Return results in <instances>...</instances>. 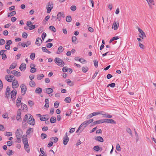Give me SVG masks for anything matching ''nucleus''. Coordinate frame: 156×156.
Listing matches in <instances>:
<instances>
[{"label": "nucleus", "instance_id": "nucleus-1", "mask_svg": "<svg viewBox=\"0 0 156 156\" xmlns=\"http://www.w3.org/2000/svg\"><path fill=\"white\" fill-rule=\"evenodd\" d=\"M17 94L16 90L15 89L13 90L11 92L9 93H5V97L8 99H11L12 100L14 101L15 100L16 94Z\"/></svg>", "mask_w": 156, "mask_h": 156}, {"label": "nucleus", "instance_id": "nucleus-2", "mask_svg": "<svg viewBox=\"0 0 156 156\" xmlns=\"http://www.w3.org/2000/svg\"><path fill=\"white\" fill-rule=\"evenodd\" d=\"M54 61L55 63H58V65L59 66L63 67L64 65V62L59 58H55Z\"/></svg>", "mask_w": 156, "mask_h": 156}, {"label": "nucleus", "instance_id": "nucleus-3", "mask_svg": "<svg viewBox=\"0 0 156 156\" xmlns=\"http://www.w3.org/2000/svg\"><path fill=\"white\" fill-rule=\"evenodd\" d=\"M29 118L27 122L30 125L34 126L35 125V122L34 119L30 114H28Z\"/></svg>", "mask_w": 156, "mask_h": 156}, {"label": "nucleus", "instance_id": "nucleus-4", "mask_svg": "<svg viewBox=\"0 0 156 156\" xmlns=\"http://www.w3.org/2000/svg\"><path fill=\"white\" fill-rule=\"evenodd\" d=\"M137 29H138L139 32L140 33V34H139V37L142 38V39H144V37H146L145 33L143 30L139 27H138Z\"/></svg>", "mask_w": 156, "mask_h": 156}, {"label": "nucleus", "instance_id": "nucleus-5", "mask_svg": "<svg viewBox=\"0 0 156 156\" xmlns=\"http://www.w3.org/2000/svg\"><path fill=\"white\" fill-rule=\"evenodd\" d=\"M20 88H21V91L22 94L24 95L26 93L27 90V86L23 84H22L20 85Z\"/></svg>", "mask_w": 156, "mask_h": 156}, {"label": "nucleus", "instance_id": "nucleus-6", "mask_svg": "<svg viewBox=\"0 0 156 156\" xmlns=\"http://www.w3.org/2000/svg\"><path fill=\"white\" fill-rule=\"evenodd\" d=\"M53 5L52 2H48V7L47 8V12L48 13H50L51 9L53 8Z\"/></svg>", "mask_w": 156, "mask_h": 156}, {"label": "nucleus", "instance_id": "nucleus-7", "mask_svg": "<svg viewBox=\"0 0 156 156\" xmlns=\"http://www.w3.org/2000/svg\"><path fill=\"white\" fill-rule=\"evenodd\" d=\"M69 140V139L67 133L66 132L65 134V136L63 137V143L65 145H67Z\"/></svg>", "mask_w": 156, "mask_h": 156}, {"label": "nucleus", "instance_id": "nucleus-8", "mask_svg": "<svg viewBox=\"0 0 156 156\" xmlns=\"http://www.w3.org/2000/svg\"><path fill=\"white\" fill-rule=\"evenodd\" d=\"M103 123L105 122L106 123H111V124H116V122L112 119H103Z\"/></svg>", "mask_w": 156, "mask_h": 156}, {"label": "nucleus", "instance_id": "nucleus-9", "mask_svg": "<svg viewBox=\"0 0 156 156\" xmlns=\"http://www.w3.org/2000/svg\"><path fill=\"white\" fill-rule=\"evenodd\" d=\"M23 135V131L21 129H17L15 133L16 137H21Z\"/></svg>", "mask_w": 156, "mask_h": 156}, {"label": "nucleus", "instance_id": "nucleus-10", "mask_svg": "<svg viewBox=\"0 0 156 156\" xmlns=\"http://www.w3.org/2000/svg\"><path fill=\"white\" fill-rule=\"evenodd\" d=\"M12 87L13 88H16L19 87V83L17 80H14L12 81Z\"/></svg>", "mask_w": 156, "mask_h": 156}, {"label": "nucleus", "instance_id": "nucleus-11", "mask_svg": "<svg viewBox=\"0 0 156 156\" xmlns=\"http://www.w3.org/2000/svg\"><path fill=\"white\" fill-rule=\"evenodd\" d=\"M44 91L46 93L48 94H50V93H51L53 92V90L50 88H46L44 90Z\"/></svg>", "mask_w": 156, "mask_h": 156}, {"label": "nucleus", "instance_id": "nucleus-12", "mask_svg": "<svg viewBox=\"0 0 156 156\" xmlns=\"http://www.w3.org/2000/svg\"><path fill=\"white\" fill-rule=\"evenodd\" d=\"M119 27V23L117 22H115L112 26V28H114V30H116Z\"/></svg>", "mask_w": 156, "mask_h": 156}, {"label": "nucleus", "instance_id": "nucleus-13", "mask_svg": "<svg viewBox=\"0 0 156 156\" xmlns=\"http://www.w3.org/2000/svg\"><path fill=\"white\" fill-rule=\"evenodd\" d=\"M11 73L14 75L15 76H21L20 73L15 70H13L11 71Z\"/></svg>", "mask_w": 156, "mask_h": 156}, {"label": "nucleus", "instance_id": "nucleus-14", "mask_svg": "<svg viewBox=\"0 0 156 156\" xmlns=\"http://www.w3.org/2000/svg\"><path fill=\"white\" fill-rule=\"evenodd\" d=\"M42 42L41 39L39 37H37L36 38L35 44L37 46H40Z\"/></svg>", "mask_w": 156, "mask_h": 156}, {"label": "nucleus", "instance_id": "nucleus-15", "mask_svg": "<svg viewBox=\"0 0 156 156\" xmlns=\"http://www.w3.org/2000/svg\"><path fill=\"white\" fill-rule=\"evenodd\" d=\"M22 138V141L23 144L28 143L27 136V135H23Z\"/></svg>", "mask_w": 156, "mask_h": 156}, {"label": "nucleus", "instance_id": "nucleus-16", "mask_svg": "<svg viewBox=\"0 0 156 156\" xmlns=\"http://www.w3.org/2000/svg\"><path fill=\"white\" fill-rule=\"evenodd\" d=\"M87 122L86 121H85L80 125V127H81L82 129L81 131H82L88 125Z\"/></svg>", "mask_w": 156, "mask_h": 156}, {"label": "nucleus", "instance_id": "nucleus-17", "mask_svg": "<svg viewBox=\"0 0 156 156\" xmlns=\"http://www.w3.org/2000/svg\"><path fill=\"white\" fill-rule=\"evenodd\" d=\"M21 71L25 70L26 69V65L25 63H23L19 67Z\"/></svg>", "mask_w": 156, "mask_h": 156}, {"label": "nucleus", "instance_id": "nucleus-18", "mask_svg": "<svg viewBox=\"0 0 156 156\" xmlns=\"http://www.w3.org/2000/svg\"><path fill=\"white\" fill-rule=\"evenodd\" d=\"M63 48L62 46H60L58 47V50L56 52V53L57 54H59L63 52Z\"/></svg>", "mask_w": 156, "mask_h": 156}, {"label": "nucleus", "instance_id": "nucleus-19", "mask_svg": "<svg viewBox=\"0 0 156 156\" xmlns=\"http://www.w3.org/2000/svg\"><path fill=\"white\" fill-rule=\"evenodd\" d=\"M103 119H100L93 122L92 123L93 125L103 123Z\"/></svg>", "mask_w": 156, "mask_h": 156}, {"label": "nucleus", "instance_id": "nucleus-20", "mask_svg": "<svg viewBox=\"0 0 156 156\" xmlns=\"http://www.w3.org/2000/svg\"><path fill=\"white\" fill-rule=\"evenodd\" d=\"M95 140L97 141H99L101 142H103L104 141V140L103 138L100 136H98L96 137Z\"/></svg>", "mask_w": 156, "mask_h": 156}, {"label": "nucleus", "instance_id": "nucleus-21", "mask_svg": "<svg viewBox=\"0 0 156 156\" xmlns=\"http://www.w3.org/2000/svg\"><path fill=\"white\" fill-rule=\"evenodd\" d=\"M50 140L52 141L53 143H55L58 141V139L57 137H52L50 138Z\"/></svg>", "mask_w": 156, "mask_h": 156}, {"label": "nucleus", "instance_id": "nucleus-22", "mask_svg": "<svg viewBox=\"0 0 156 156\" xmlns=\"http://www.w3.org/2000/svg\"><path fill=\"white\" fill-rule=\"evenodd\" d=\"M42 89L40 87H37L36 88L35 90V92L36 93L39 94L41 93L42 91Z\"/></svg>", "mask_w": 156, "mask_h": 156}, {"label": "nucleus", "instance_id": "nucleus-23", "mask_svg": "<svg viewBox=\"0 0 156 156\" xmlns=\"http://www.w3.org/2000/svg\"><path fill=\"white\" fill-rule=\"evenodd\" d=\"M105 112L103 111L101 112H93L92 113L93 116H95L99 114H103V113H104Z\"/></svg>", "mask_w": 156, "mask_h": 156}, {"label": "nucleus", "instance_id": "nucleus-24", "mask_svg": "<svg viewBox=\"0 0 156 156\" xmlns=\"http://www.w3.org/2000/svg\"><path fill=\"white\" fill-rule=\"evenodd\" d=\"M16 64L15 63H13L10 66L9 69H12L15 68L16 66Z\"/></svg>", "mask_w": 156, "mask_h": 156}, {"label": "nucleus", "instance_id": "nucleus-25", "mask_svg": "<svg viewBox=\"0 0 156 156\" xmlns=\"http://www.w3.org/2000/svg\"><path fill=\"white\" fill-rule=\"evenodd\" d=\"M16 12L15 11H13L9 13H8V16L9 17H11L12 16H14L16 15Z\"/></svg>", "mask_w": 156, "mask_h": 156}, {"label": "nucleus", "instance_id": "nucleus-26", "mask_svg": "<svg viewBox=\"0 0 156 156\" xmlns=\"http://www.w3.org/2000/svg\"><path fill=\"white\" fill-rule=\"evenodd\" d=\"M147 2L148 3L150 7H151V4H152L153 5H154V4L153 3L154 2V0H146Z\"/></svg>", "mask_w": 156, "mask_h": 156}, {"label": "nucleus", "instance_id": "nucleus-27", "mask_svg": "<svg viewBox=\"0 0 156 156\" xmlns=\"http://www.w3.org/2000/svg\"><path fill=\"white\" fill-rule=\"evenodd\" d=\"M29 84L32 87H34L36 86L34 82L32 80H31L29 82Z\"/></svg>", "mask_w": 156, "mask_h": 156}, {"label": "nucleus", "instance_id": "nucleus-28", "mask_svg": "<svg viewBox=\"0 0 156 156\" xmlns=\"http://www.w3.org/2000/svg\"><path fill=\"white\" fill-rule=\"evenodd\" d=\"M50 122L51 123H54L56 122V119L54 117L52 116L50 119Z\"/></svg>", "mask_w": 156, "mask_h": 156}, {"label": "nucleus", "instance_id": "nucleus-29", "mask_svg": "<svg viewBox=\"0 0 156 156\" xmlns=\"http://www.w3.org/2000/svg\"><path fill=\"white\" fill-rule=\"evenodd\" d=\"M126 129L127 132L129 133L131 136H132L133 134L131 129L127 127L126 128Z\"/></svg>", "mask_w": 156, "mask_h": 156}, {"label": "nucleus", "instance_id": "nucleus-30", "mask_svg": "<svg viewBox=\"0 0 156 156\" xmlns=\"http://www.w3.org/2000/svg\"><path fill=\"white\" fill-rule=\"evenodd\" d=\"M33 129L32 128H30L29 129L26 131V134L27 135H29L33 131Z\"/></svg>", "mask_w": 156, "mask_h": 156}, {"label": "nucleus", "instance_id": "nucleus-31", "mask_svg": "<svg viewBox=\"0 0 156 156\" xmlns=\"http://www.w3.org/2000/svg\"><path fill=\"white\" fill-rule=\"evenodd\" d=\"M88 67H83L82 68V71L84 73L87 72L88 70Z\"/></svg>", "mask_w": 156, "mask_h": 156}, {"label": "nucleus", "instance_id": "nucleus-32", "mask_svg": "<svg viewBox=\"0 0 156 156\" xmlns=\"http://www.w3.org/2000/svg\"><path fill=\"white\" fill-rule=\"evenodd\" d=\"M105 112L103 114H101L104 115V117L107 118H111L112 116L108 114H105Z\"/></svg>", "mask_w": 156, "mask_h": 156}, {"label": "nucleus", "instance_id": "nucleus-33", "mask_svg": "<svg viewBox=\"0 0 156 156\" xmlns=\"http://www.w3.org/2000/svg\"><path fill=\"white\" fill-rule=\"evenodd\" d=\"M66 20L67 22H70L72 20L71 17L70 16H67L66 17Z\"/></svg>", "mask_w": 156, "mask_h": 156}, {"label": "nucleus", "instance_id": "nucleus-34", "mask_svg": "<svg viewBox=\"0 0 156 156\" xmlns=\"http://www.w3.org/2000/svg\"><path fill=\"white\" fill-rule=\"evenodd\" d=\"M9 75H6L5 77V79L8 82H12V80H10V79H9L10 78V77H9Z\"/></svg>", "mask_w": 156, "mask_h": 156}, {"label": "nucleus", "instance_id": "nucleus-35", "mask_svg": "<svg viewBox=\"0 0 156 156\" xmlns=\"http://www.w3.org/2000/svg\"><path fill=\"white\" fill-rule=\"evenodd\" d=\"M37 79L38 80H40L42 79L44 77V75L43 74L40 75H37Z\"/></svg>", "mask_w": 156, "mask_h": 156}, {"label": "nucleus", "instance_id": "nucleus-36", "mask_svg": "<svg viewBox=\"0 0 156 156\" xmlns=\"http://www.w3.org/2000/svg\"><path fill=\"white\" fill-rule=\"evenodd\" d=\"M71 101V99L69 97L66 98L64 99V101L67 103H69Z\"/></svg>", "mask_w": 156, "mask_h": 156}, {"label": "nucleus", "instance_id": "nucleus-37", "mask_svg": "<svg viewBox=\"0 0 156 156\" xmlns=\"http://www.w3.org/2000/svg\"><path fill=\"white\" fill-rule=\"evenodd\" d=\"M66 83L70 86H72L73 85V82L71 81L69 79H68L67 80Z\"/></svg>", "mask_w": 156, "mask_h": 156}, {"label": "nucleus", "instance_id": "nucleus-38", "mask_svg": "<svg viewBox=\"0 0 156 156\" xmlns=\"http://www.w3.org/2000/svg\"><path fill=\"white\" fill-rule=\"evenodd\" d=\"M61 12H59L57 14V19L59 21H60L61 19Z\"/></svg>", "mask_w": 156, "mask_h": 156}, {"label": "nucleus", "instance_id": "nucleus-39", "mask_svg": "<svg viewBox=\"0 0 156 156\" xmlns=\"http://www.w3.org/2000/svg\"><path fill=\"white\" fill-rule=\"evenodd\" d=\"M21 104L22 105V106L23 108V110H24L25 111L26 110H27V106L25 104H23V103H21Z\"/></svg>", "mask_w": 156, "mask_h": 156}, {"label": "nucleus", "instance_id": "nucleus-40", "mask_svg": "<svg viewBox=\"0 0 156 156\" xmlns=\"http://www.w3.org/2000/svg\"><path fill=\"white\" fill-rule=\"evenodd\" d=\"M12 133L11 132H5V135L8 136H12Z\"/></svg>", "mask_w": 156, "mask_h": 156}, {"label": "nucleus", "instance_id": "nucleus-41", "mask_svg": "<svg viewBox=\"0 0 156 156\" xmlns=\"http://www.w3.org/2000/svg\"><path fill=\"white\" fill-rule=\"evenodd\" d=\"M49 28L50 30H52L53 31L55 32L56 31V30L55 28L52 26H51L49 27Z\"/></svg>", "mask_w": 156, "mask_h": 156}, {"label": "nucleus", "instance_id": "nucleus-42", "mask_svg": "<svg viewBox=\"0 0 156 156\" xmlns=\"http://www.w3.org/2000/svg\"><path fill=\"white\" fill-rule=\"evenodd\" d=\"M21 110L20 109H19L17 112V116H21Z\"/></svg>", "mask_w": 156, "mask_h": 156}, {"label": "nucleus", "instance_id": "nucleus-43", "mask_svg": "<svg viewBox=\"0 0 156 156\" xmlns=\"http://www.w3.org/2000/svg\"><path fill=\"white\" fill-rule=\"evenodd\" d=\"M93 149L96 151H98L100 149V147L98 145L95 146H94Z\"/></svg>", "mask_w": 156, "mask_h": 156}, {"label": "nucleus", "instance_id": "nucleus-44", "mask_svg": "<svg viewBox=\"0 0 156 156\" xmlns=\"http://www.w3.org/2000/svg\"><path fill=\"white\" fill-rule=\"evenodd\" d=\"M72 112V110L69 109L67 112L68 113H66V115L67 116H69Z\"/></svg>", "mask_w": 156, "mask_h": 156}, {"label": "nucleus", "instance_id": "nucleus-45", "mask_svg": "<svg viewBox=\"0 0 156 156\" xmlns=\"http://www.w3.org/2000/svg\"><path fill=\"white\" fill-rule=\"evenodd\" d=\"M47 136L46 134L45 133H42L41 135V137L43 140L45 139L46 137Z\"/></svg>", "mask_w": 156, "mask_h": 156}, {"label": "nucleus", "instance_id": "nucleus-46", "mask_svg": "<svg viewBox=\"0 0 156 156\" xmlns=\"http://www.w3.org/2000/svg\"><path fill=\"white\" fill-rule=\"evenodd\" d=\"M94 64L95 67L97 68L98 66V62L97 60H94Z\"/></svg>", "mask_w": 156, "mask_h": 156}, {"label": "nucleus", "instance_id": "nucleus-47", "mask_svg": "<svg viewBox=\"0 0 156 156\" xmlns=\"http://www.w3.org/2000/svg\"><path fill=\"white\" fill-rule=\"evenodd\" d=\"M35 57V54L34 53H32L31 54L30 56V58L32 59L33 60L34 59Z\"/></svg>", "mask_w": 156, "mask_h": 156}, {"label": "nucleus", "instance_id": "nucleus-48", "mask_svg": "<svg viewBox=\"0 0 156 156\" xmlns=\"http://www.w3.org/2000/svg\"><path fill=\"white\" fill-rule=\"evenodd\" d=\"M76 8V7L75 5H72L70 8L71 10L73 11H75Z\"/></svg>", "mask_w": 156, "mask_h": 156}, {"label": "nucleus", "instance_id": "nucleus-49", "mask_svg": "<svg viewBox=\"0 0 156 156\" xmlns=\"http://www.w3.org/2000/svg\"><path fill=\"white\" fill-rule=\"evenodd\" d=\"M7 154L9 156L12 154V151L11 150H9L7 152Z\"/></svg>", "mask_w": 156, "mask_h": 156}, {"label": "nucleus", "instance_id": "nucleus-50", "mask_svg": "<svg viewBox=\"0 0 156 156\" xmlns=\"http://www.w3.org/2000/svg\"><path fill=\"white\" fill-rule=\"evenodd\" d=\"M53 44L52 43H49L47 44L46 45V47L47 48H50L53 46Z\"/></svg>", "mask_w": 156, "mask_h": 156}, {"label": "nucleus", "instance_id": "nucleus-51", "mask_svg": "<svg viewBox=\"0 0 156 156\" xmlns=\"http://www.w3.org/2000/svg\"><path fill=\"white\" fill-rule=\"evenodd\" d=\"M12 142L11 140L8 141L7 142V145L8 146H10L12 145Z\"/></svg>", "mask_w": 156, "mask_h": 156}, {"label": "nucleus", "instance_id": "nucleus-52", "mask_svg": "<svg viewBox=\"0 0 156 156\" xmlns=\"http://www.w3.org/2000/svg\"><path fill=\"white\" fill-rule=\"evenodd\" d=\"M5 43V41L3 39L0 40V45H2Z\"/></svg>", "mask_w": 156, "mask_h": 156}, {"label": "nucleus", "instance_id": "nucleus-53", "mask_svg": "<svg viewBox=\"0 0 156 156\" xmlns=\"http://www.w3.org/2000/svg\"><path fill=\"white\" fill-rule=\"evenodd\" d=\"M116 148L117 151H121L120 147L119 144H117Z\"/></svg>", "mask_w": 156, "mask_h": 156}, {"label": "nucleus", "instance_id": "nucleus-54", "mask_svg": "<svg viewBox=\"0 0 156 156\" xmlns=\"http://www.w3.org/2000/svg\"><path fill=\"white\" fill-rule=\"evenodd\" d=\"M40 119L41 121H45V120H48V118H45V117H40Z\"/></svg>", "mask_w": 156, "mask_h": 156}, {"label": "nucleus", "instance_id": "nucleus-55", "mask_svg": "<svg viewBox=\"0 0 156 156\" xmlns=\"http://www.w3.org/2000/svg\"><path fill=\"white\" fill-rule=\"evenodd\" d=\"M46 34L45 33L43 32L41 35V37L43 41L44 40V38L46 37Z\"/></svg>", "mask_w": 156, "mask_h": 156}, {"label": "nucleus", "instance_id": "nucleus-56", "mask_svg": "<svg viewBox=\"0 0 156 156\" xmlns=\"http://www.w3.org/2000/svg\"><path fill=\"white\" fill-rule=\"evenodd\" d=\"M48 127L46 126H44L42 128V130L43 131H45L48 130Z\"/></svg>", "mask_w": 156, "mask_h": 156}, {"label": "nucleus", "instance_id": "nucleus-57", "mask_svg": "<svg viewBox=\"0 0 156 156\" xmlns=\"http://www.w3.org/2000/svg\"><path fill=\"white\" fill-rule=\"evenodd\" d=\"M115 84L114 83H112L110 84H109L107 86L108 87H114L115 86Z\"/></svg>", "mask_w": 156, "mask_h": 156}, {"label": "nucleus", "instance_id": "nucleus-58", "mask_svg": "<svg viewBox=\"0 0 156 156\" xmlns=\"http://www.w3.org/2000/svg\"><path fill=\"white\" fill-rule=\"evenodd\" d=\"M8 116V114L6 112L2 115V117L4 118H7Z\"/></svg>", "mask_w": 156, "mask_h": 156}, {"label": "nucleus", "instance_id": "nucleus-59", "mask_svg": "<svg viewBox=\"0 0 156 156\" xmlns=\"http://www.w3.org/2000/svg\"><path fill=\"white\" fill-rule=\"evenodd\" d=\"M22 37L25 38H27V34L25 32H24L22 34Z\"/></svg>", "mask_w": 156, "mask_h": 156}, {"label": "nucleus", "instance_id": "nucleus-60", "mask_svg": "<svg viewBox=\"0 0 156 156\" xmlns=\"http://www.w3.org/2000/svg\"><path fill=\"white\" fill-rule=\"evenodd\" d=\"M28 104H29V105H30V107H32L33 105L34 102L32 101H31V100H29V101H28Z\"/></svg>", "mask_w": 156, "mask_h": 156}, {"label": "nucleus", "instance_id": "nucleus-61", "mask_svg": "<svg viewBox=\"0 0 156 156\" xmlns=\"http://www.w3.org/2000/svg\"><path fill=\"white\" fill-rule=\"evenodd\" d=\"M9 77H10V80H12V81L13 80H15V78L13 75H9Z\"/></svg>", "mask_w": 156, "mask_h": 156}, {"label": "nucleus", "instance_id": "nucleus-62", "mask_svg": "<svg viewBox=\"0 0 156 156\" xmlns=\"http://www.w3.org/2000/svg\"><path fill=\"white\" fill-rule=\"evenodd\" d=\"M111 54H111V53L110 52L108 51V52H106L105 54H102V56L103 57H104L106 55H110Z\"/></svg>", "mask_w": 156, "mask_h": 156}, {"label": "nucleus", "instance_id": "nucleus-63", "mask_svg": "<svg viewBox=\"0 0 156 156\" xmlns=\"http://www.w3.org/2000/svg\"><path fill=\"white\" fill-rule=\"evenodd\" d=\"M59 105V103L56 101L54 103V107L55 108H57Z\"/></svg>", "mask_w": 156, "mask_h": 156}, {"label": "nucleus", "instance_id": "nucleus-64", "mask_svg": "<svg viewBox=\"0 0 156 156\" xmlns=\"http://www.w3.org/2000/svg\"><path fill=\"white\" fill-rule=\"evenodd\" d=\"M28 117H29V116L28 115H28L27 114L25 115V116H24V117L23 119H24L25 120H26V121L27 120L28 121V120L29 119Z\"/></svg>", "mask_w": 156, "mask_h": 156}]
</instances>
